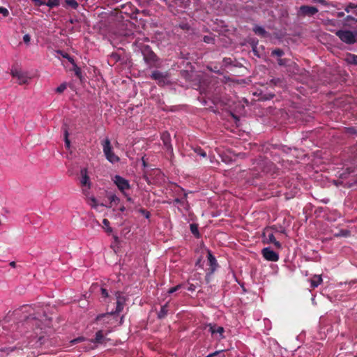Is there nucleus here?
I'll list each match as a JSON object with an SVG mask.
<instances>
[{
	"mask_svg": "<svg viewBox=\"0 0 357 357\" xmlns=\"http://www.w3.org/2000/svg\"><path fill=\"white\" fill-rule=\"evenodd\" d=\"M34 309L31 305H24L21 307L20 309L15 310V314H20V312L24 314L23 317V321L20 322L17 324V326H15L14 328L18 329L20 328H24L26 329L31 328L33 331L37 329H43V326H45L47 327L50 326V319H47L45 318V323L43 324V321L39 319V316H36L35 313H33Z\"/></svg>",
	"mask_w": 357,
	"mask_h": 357,
	"instance_id": "1",
	"label": "nucleus"
},
{
	"mask_svg": "<svg viewBox=\"0 0 357 357\" xmlns=\"http://www.w3.org/2000/svg\"><path fill=\"white\" fill-rule=\"evenodd\" d=\"M142 54L145 63L149 68L159 67V58L149 45H144L142 47Z\"/></svg>",
	"mask_w": 357,
	"mask_h": 357,
	"instance_id": "2",
	"label": "nucleus"
},
{
	"mask_svg": "<svg viewBox=\"0 0 357 357\" xmlns=\"http://www.w3.org/2000/svg\"><path fill=\"white\" fill-rule=\"evenodd\" d=\"M103 153L106 158L112 163H115L119 161V158L115 155L112 151V147L111 145L110 140L106 138L102 142Z\"/></svg>",
	"mask_w": 357,
	"mask_h": 357,
	"instance_id": "3",
	"label": "nucleus"
},
{
	"mask_svg": "<svg viewBox=\"0 0 357 357\" xmlns=\"http://www.w3.org/2000/svg\"><path fill=\"white\" fill-rule=\"evenodd\" d=\"M336 36L343 43L348 45H353L356 43V35L349 30H338L335 33Z\"/></svg>",
	"mask_w": 357,
	"mask_h": 357,
	"instance_id": "4",
	"label": "nucleus"
},
{
	"mask_svg": "<svg viewBox=\"0 0 357 357\" xmlns=\"http://www.w3.org/2000/svg\"><path fill=\"white\" fill-rule=\"evenodd\" d=\"M115 296L116 298V309H115V310H112L111 312H107L106 314L112 315V314H119L123 310V307H124V305H125V303L126 301V297L123 296L122 295V293L119 291L115 292Z\"/></svg>",
	"mask_w": 357,
	"mask_h": 357,
	"instance_id": "5",
	"label": "nucleus"
},
{
	"mask_svg": "<svg viewBox=\"0 0 357 357\" xmlns=\"http://www.w3.org/2000/svg\"><path fill=\"white\" fill-rule=\"evenodd\" d=\"M168 77L167 72H160L158 70H154L151 75V78L158 82L160 86H164L167 83V79Z\"/></svg>",
	"mask_w": 357,
	"mask_h": 357,
	"instance_id": "6",
	"label": "nucleus"
},
{
	"mask_svg": "<svg viewBox=\"0 0 357 357\" xmlns=\"http://www.w3.org/2000/svg\"><path fill=\"white\" fill-rule=\"evenodd\" d=\"M263 257L269 261L276 262L279 260V255L270 248H264L261 250Z\"/></svg>",
	"mask_w": 357,
	"mask_h": 357,
	"instance_id": "7",
	"label": "nucleus"
},
{
	"mask_svg": "<svg viewBox=\"0 0 357 357\" xmlns=\"http://www.w3.org/2000/svg\"><path fill=\"white\" fill-rule=\"evenodd\" d=\"M114 182L121 192H124V190L130 188L129 181L121 176L116 175L114 178Z\"/></svg>",
	"mask_w": 357,
	"mask_h": 357,
	"instance_id": "8",
	"label": "nucleus"
},
{
	"mask_svg": "<svg viewBox=\"0 0 357 357\" xmlns=\"http://www.w3.org/2000/svg\"><path fill=\"white\" fill-rule=\"evenodd\" d=\"M160 139L162 141L167 151H168L170 154H173V146L171 144L170 134L168 132L165 131L161 133Z\"/></svg>",
	"mask_w": 357,
	"mask_h": 357,
	"instance_id": "9",
	"label": "nucleus"
},
{
	"mask_svg": "<svg viewBox=\"0 0 357 357\" xmlns=\"http://www.w3.org/2000/svg\"><path fill=\"white\" fill-rule=\"evenodd\" d=\"M318 13V9L314 6L307 5L301 6L299 8L298 13L303 16H313Z\"/></svg>",
	"mask_w": 357,
	"mask_h": 357,
	"instance_id": "10",
	"label": "nucleus"
},
{
	"mask_svg": "<svg viewBox=\"0 0 357 357\" xmlns=\"http://www.w3.org/2000/svg\"><path fill=\"white\" fill-rule=\"evenodd\" d=\"M11 75L13 77H15L18 80L20 84H24L28 82V76L26 73L20 71L17 69L11 70Z\"/></svg>",
	"mask_w": 357,
	"mask_h": 357,
	"instance_id": "11",
	"label": "nucleus"
},
{
	"mask_svg": "<svg viewBox=\"0 0 357 357\" xmlns=\"http://www.w3.org/2000/svg\"><path fill=\"white\" fill-rule=\"evenodd\" d=\"M207 258H208V266H209V268H208L209 274H213L215 272V271L216 270L217 267L218 266L217 260L210 250H208Z\"/></svg>",
	"mask_w": 357,
	"mask_h": 357,
	"instance_id": "12",
	"label": "nucleus"
},
{
	"mask_svg": "<svg viewBox=\"0 0 357 357\" xmlns=\"http://www.w3.org/2000/svg\"><path fill=\"white\" fill-rule=\"evenodd\" d=\"M80 183L83 186H87L88 189L90 188V178L88 175V170L86 168H83L80 171Z\"/></svg>",
	"mask_w": 357,
	"mask_h": 357,
	"instance_id": "13",
	"label": "nucleus"
},
{
	"mask_svg": "<svg viewBox=\"0 0 357 357\" xmlns=\"http://www.w3.org/2000/svg\"><path fill=\"white\" fill-rule=\"evenodd\" d=\"M22 346H19V343L13 347H0V352H1V357H6L7 356L10 352L14 351L16 349H20Z\"/></svg>",
	"mask_w": 357,
	"mask_h": 357,
	"instance_id": "14",
	"label": "nucleus"
},
{
	"mask_svg": "<svg viewBox=\"0 0 357 357\" xmlns=\"http://www.w3.org/2000/svg\"><path fill=\"white\" fill-rule=\"evenodd\" d=\"M207 327L209 328V331L211 334L219 333L220 337H222V334L225 331L224 328L222 326H218L215 324H209L207 325Z\"/></svg>",
	"mask_w": 357,
	"mask_h": 357,
	"instance_id": "15",
	"label": "nucleus"
},
{
	"mask_svg": "<svg viewBox=\"0 0 357 357\" xmlns=\"http://www.w3.org/2000/svg\"><path fill=\"white\" fill-rule=\"evenodd\" d=\"M263 238L264 243H272L275 240L274 234L272 232H269L268 230L264 231Z\"/></svg>",
	"mask_w": 357,
	"mask_h": 357,
	"instance_id": "16",
	"label": "nucleus"
},
{
	"mask_svg": "<svg viewBox=\"0 0 357 357\" xmlns=\"http://www.w3.org/2000/svg\"><path fill=\"white\" fill-rule=\"evenodd\" d=\"M321 275H314L310 279L311 287L315 289L322 282Z\"/></svg>",
	"mask_w": 357,
	"mask_h": 357,
	"instance_id": "17",
	"label": "nucleus"
},
{
	"mask_svg": "<svg viewBox=\"0 0 357 357\" xmlns=\"http://www.w3.org/2000/svg\"><path fill=\"white\" fill-rule=\"evenodd\" d=\"M167 314L168 303H167L161 307L160 310L158 313V318L160 319H162L167 317Z\"/></svg>",
	"mask_w": 357,
	"mask_h": 357,
	"instance_id": "18",
	"label": "nucleus"
},
{
	"mask_svg": "<svg viewBox=\"0 0 357 357\" xmlns=\"http://www.w3.org/2000/svg\"><path fill=\"white\" fill-rule=\"evenodd\" d=\"M105 337H104L102 331H98L96 333L95 339L92 340L91 342L97 344H102L104 342Z\"/></svg>",
	"mask_w": 357,
	"mask_h": 357,
	"instance_id": "19",
	"label": "nucleus"
},
{
	"mask_svg": "<svg viewBox=\"0 0 357 357\" xmlns=\"http://www.w3.org/2000/svg\"><path fill=\"white\" fill-rule=\"evenodd\" d=\"M63 129L65 146H66V149H69L70 147V142L68 138L69 133H68L67 126L66 124L63 126Z\"/></svg>",
	"mask_w": 357,
	"mask_h": 357,
	"instance_id": "20",
	"label": "nucleus"
},
{
	"mask_svg": "<svg viewBox=\"0 0 357 357\" xmlns=\"http://www.w3.org/2000/svg\"><path fill=\"white\" fill-rule=\"evenodd\" d=\"M253 31L258 36H262V37H264L266 36V35L267 34V32L265 30L264 28H263L262 26H255L254 28H253Z\"/></svg>",
	"mask_w": 357,
	"mask_h": 357,
	"instance_id": "21",
	"label": "nucleus"
},
{
	"mask_svg": "<svg viewBox=\"0 0 357 357\" xmlns=\"http://www.w3.org/2000/svg\"><path fill=\"white\" fill-rule=\"evenodd\" d=\"M71 63L73 64V66L72 70H73L75 72V75L78 78L81 79L82 78V72H81L80 68L77 66L75 61H73V63Z\"/></svg>",
	"mask_w": 357,
	"mask_h": 357,
	"instance_id": "22",
	"label": "nucleus"
},
{
	"mask_svg": "<svg viewBox=\"0 0 357 357\" xmlns=\"http://www.w3.org/2000/svg\"><path fill=\"white\" fill-rule=\"evenodd\" d=\"M65 3L73 9H77L79 6L78 3L75 0H65Z\"/></svg>",
	"mask_w": 357,
	"mask_h": 357,
	"instance_id": "23",
	"label": "nucleus"
},
{
	"mask_svg": "<svg viewBox=\"0 0 357 357\" xmlns=\"http://www.w3.org/2000/svg\"><path fill=\"white\" fill-rule=\"evenodd\" d=\"M45 5L50 7V8H52L59 6V0H48L47 2H45Z\"/></svg>",
	"mask_w": 357,
	"mask_h": 357,
	"instance_id": "24",
	"label": "nucleus"
},
{
	"mask_svg": "<svg viewBox=\"0 0 357 357\" xmlns=\"http://www.w3.org/2000/svg\"><path fill=\"white\" fill-rule=\"evenodd\" d=\"M190 231L192 234L195 236L196 237L199 236V233L198 230V227L196 224H190Z\"/></svg>",
	"mask_w": 357,
	"mask_h": 357,
	"instance_id": "25",
	"label": "nucleus"
},
{
	"mask_svg": "<svg viewBox=\"0 0 357 357\" xmlns=\"http://www.w3.org/2000/svg\"><path fill=\"white\" fill-rule=\"evenodd\" d=\"M109 199L110 201V204L108 206V207H112V204L114 203L115 204H117L119 203L120 199L118 197H116L115 195H112L109 197Z\"/></svg>",
	"mask_w": 357,
	"mask_h": 357,
	"instance_id": "26",
	"label": "nucleus"
},
{
	"mask_svg": "<svg viewBox=\"0 0 357 357\" xmlns=\"http://www.w3.org/2000/svg\"><path fill=\"white\" fill-rule=\"evenodd\" d=\"M284 54V52L282 50L277 48L272 51L271 55L272 56H276L278 57H281Z\"/></svg>",
	"mask_w": 357,
	"mask_h": 357,
	"instance_id": "27",
	"label": "nucleus"
},
{
	"mask_svg": "<svg viewBox=\"0 0 357 357\" xmlns=\"http://www.w3.org/2000/svg\"><path fill=\"white\" fill-rule=\"evenodd\" d=\"M186 198H187V194L185 193L183 199L176 198L174 199V202L179 204L181 206H184L185 204H187Z\"/></svg>",
	"mask_w": 357,
	"mask_h": 357,
	"instance_id": "28",
	"label": "nucleus"
},
{
	"mask_svg": "<svg viewBox=\"0 0 357 357\" xmlns=\"http://www.w3.org/2000/svg\"><path fill=\"white\" fill-rule=\"evenodd\" d=\"M195 152L197 155H199L202 156L203 158H206V151H204L201 147H196L195 149Z\"/></svg>",
	"mask_w": 357,
	"mask_h": 357,
	"instance_id": "29",
	"label": "nucleus"
},
{
	"mask_svg": "<svg viewBox=\"0 0 357 357\" xmlns=\"http://www.w3.org/2000/svg\"><path fill=\"white\" fill-rule=\"evenodd\" d=\"M89 201H90V202H89V204L92 208H95V209H97L98 204V203H97V200H96V199L95 197H91V198L89 199Z\"/></svg>",
	"mask_w": 357,
	"mask_h": 357,
	"instance_id": "30",
	"label": "nucleus"
},
{
	"mask_svg": "<svg viewBox=\"0 0 357 357\" xmlns=\"http://www.w3.org/2000/svg\"><path fill=\"white\" fill-rule=\"evenodd\" d=\"M203 40L206 43H214L215 39L213 37L211 36H205L203 38Z\"/></svg>",
	"mask_w": 357,
	"mask_h": 357,
	"instance_id": "31",
	"label": "nucleus"
},
{
	"mask_svg": "<svg viewBox=\"0 0 357 357\" xmlns=\"http://www.w3.org/2000/svg\"><path fill=\"white\" fill-rule=\"evenodd\" d=\"M67 87V85L66 83H63L61 84H60L56 89V91L59 93H61L62 92H63L66 89Z\"/></svg>",
	"mask_w": 357,
	"mask_h": 357,
	"instance_id": "32",
	"label": "nucleus"
},
{
	"mask_svg": "<svg viewBox=\"0 0 357 357\" xmlns=\"http://www.w3.org/2000/svg\"><path fill=\"white\" fill-rule=\"evenodd\" d=\"M183 286V284H178V285L174 287L170 288L168 290V294H173V293L176 292L178 289H180Z\"/></svg>",
	"mask_w": 357,
	"mask_h": 357,
	"instance_id": "33",
	"label": "nucleus"
},
{
	"mask_svg": "<svg viewBox=\"0 0 357 357\" xmlns=\"http://www.w3.org/2000/svg\"><path fill=\"white\" fill-rule=\"evenodd\" d=\"M349 61L350 63L357 65V55L356 54H349Z\"/></svg>",
	"mask_w": 357,
	"mask_h": 357,
	"instance_id": "34",
	"label": "nucleus"
},
{
	"mask_svg": "<svg viewBox=\"0 0 357 357\" xmlns=\"http://www.w3.org/2000/svg\"><path fill=\"white\" fill-rule=\"evenodd\" d=\"M59 53H60L63 58L67 59L70 63H73L74 59L68 53L63 52L62 51H59Z\"/></svg>",
	"mask_w": 357,
	"mask_h": 357,
	"instance_id": "35",
	"label": "nucleus"
},
{
	"mask_svg": "<svg viewBox=\"0 0 357 357\" xmlns=\"http://www.w3.org/2000/svg\"><path fill=\"white\" fill-rule=\"evenodd\" d=\"M0 14H2L3 17H7L9 15V11L4 7H0Z\"/></svg>",
	"mask_w": 357,
	"mask_h": 357,
	"instance_id": "36",
	"label": "nucleus"
},
{
	"mask_svg": "<svg viewBox=\"0 0 357 357\" xmlns=\"http://www.w3.org/2000/svg\"><path fill=\"white\" fill-rule=\"evenodd\" d=\"M84 338L83 337H79L77 338L72 340L70 342L71 344H75L77 343L84 341Z\"/></svg>",
	"mask_w": 357,
	"mask_h": 357,
	"instance_id": "37",
	"label": "nucleus"
},
{
	"mask_svg": "<svg viewBox=\"0 0 357 357\" xmlns=\"http://www.w3.org/2000/svg\"><path fill=\"white\" fill-rule=\"evenodd\" d=\"M100 291H101V295H102V297H104V298L109 297L108 291L105 288L101 287L100 288Z\"/></svg>",
	"mask_w": 357,
	"mask_h": 357,
	"instance_id": "38",
	"label": "nucleus"
},
{
	"mask_svg": "<svg viewBox=\"0 0 357 357\" xmlns=\"http://www.w3.org/2000/svg\"><path fill=\"white\" fill-rule=\"evenodd\" d=\"M33 1L34 2V4L37 6H40L45 5V0H33Z\"/></svg>",
	"mask_w": 357,
	"mask_h": 357,
	"instance_id": "39",
	"label": "nucleus"
},
{
	"mask_svg": "<svg viewBox=\"0 0 357 357\" xmlns=\"http://www.w3.org/2000/svg\"><path fill=\"white\" fill-rule=\"evenodd\" d=\"M287 59H278V63L280 66H285L287 64Z\"/></svg>",
	"mask_w": 357,
	"mask_h": 357,
	"instance_id": "40",
	"label": "nucleus"
},
{
	"mask_svg": "<svg viewBox=\"0 0 357 357\" xmlns=\"http://www.w3.org/2000/svg\"><path fill=\"white\" fill-rule=\"evenodd\" d=\"M261 162H262V164L261 163H258V169H261L262 172H265L266 169H265V167H264V164H266L267 162L266 161H263V160H261Z\"/></svg>",
	"mask_w": 357,
	"mask_h": 357,
	"instance_id": "41",
	"label": "nucleus"
},
{
	"mask_svg": "<svg viewBox=\"0 0 357 357\" xmlns=\"http://www.w3.org/2000/svg\"><path fill=\"white\" fill-rule=\"evenodd\" d=\"M185 0H172L173 3L179 6H182L184 3Z\"/></svg>",
	"mask_w": 357,
	"mask_h": 357,
	"instance_id": "42",
	"label": "nucleus"
},
{
	"mask_svg": "<svg viewBox=\"0 0 357 357\" xmlns=\"http://www.w3.org/2000/svg\"><path fill=\"white\" fill-rule=\"evenodd\" d=\"M356 8V6L354 4L350 3L345 8V11L349 13L350 10L353 8Z\"/></svg>",
	"mask_w": 357,
	"mask_h": 357,
	"instance_id": "43",
	"label": "nucleus"
},
{
	"mask_svg": "<svg viewBox=\"0 0 357 357\" xmlns=\"http://www.w3.org/2000/svg\"><path fill=\"white\" fill-rule=\"evenodd\" d=\"M30 40H31V37L29 34H25L24 36H23V40L24 43H28L30 42Z\"/></svg>",
	"mask_w": 357,
	"mask_h": 357,
	"instance_id": "44",
	"label": "nucleus"
},
{
	"mask_svg": "<svg viewBox=\"0 0 357 357\" xmlns=\"http://www.w3.org/2000/svg\"><path fill=\"white\" fill-rule=\"evenodd\" d=\"M195 289H196V287L193 284H189L187 287V289L190 291H194L195 290Z\"/></svg>",
	"mask_w": 357,
	"mask_h": 357,
	"instance_id": "45",
	"label": "nucleus"
},
{
	"mask_svg": "<svg viewBox=\"0 0 357 357\" xmlns=\"http://www.w3.org/2000/svg\"><path fill=\"white\" fill-rule=\"evenodd\" d=\"M272 243L274 244V245L275 246L276 248H278V249H281L282 248L281 243L279 241H278L276 239Z\"/></svg>",
	"mask_w": 357,
	"mask_h": 357,
	"instance_id": "46",
	"label": "nucleus"
},
{
	"mask_svg": "<svg viewBox=\"0 0 357 357\" xmlns=\"http://www.w3.org/2000/svg\"><path fill=\"white\" fill-rule=\"evenodd\" d=\"M102 224L104 225V226H105V227H109V221L107 219L104 218V219L102 220Z\"/></svg>",
	"mask_w": 357,
	"mask_h": 357,
	"instance_id": "47",
	"label": "nucleus"
},
{
	"mask_svg": "<svg viewBox=\"0 0 357 357\" xmlns=\"http://www.w3.org/2000/svg\"><path fill=\"white\" fill-rule=\"evenodd\" d=\"M142 213L145 214V217L146 218H149L150 217V213L149 211H146L145 210H142Z\"/></svg>",
	"mask_w": 357,
	"mask_h": 357,
	"instance_id": "48",
	"label": "nucleus"
},
{
	"mask_svg": "<svg viewBox=\"0 0 357 357\" xmlns=\"http://www.w3.org/2000/svg\"><path fill=\"white\" fill-rule=\"evenodd\" d=\"M220 351H215L212 354H208L206 357H213L216 355H218Z\"/></svg>",
	"mask_w": 357,
	"mask_h": 357,
	"instance_id": "49",
	"label": "nucleus"
},
{
	"mask_svg": "<svg viewBox=\"0 0 357 357\" xmlns=\"http://www.w3.org/2000/svg\"><path fill=\"white\" fill-rule=\"evenodd\" d=\"M313 1L319 2V3H320L323 4V5L326 4V2L325 0H313Z\"/></svg>",
	"mask_w": 357,
	"mask_h": 357,
	"instance_id": "50",
	"label": "nucleus"
},
{
	"mask_svg": "<svg viewBox=\"0 0 357 357\" xmlns=\"http://www.w3.org/2000/svg\"><path fill=\"white\" fill-rule=\"evenodd\" d=\"M106 231L107 232H112V229L109 226L107 227H106Z\"/></svg>",
	"mask_w": 357,
	"mask_h": 357,
	"instance_id": "51",
	"label": "nucleus"
},
{
	"mask_svg": "<svg viewBox=\"0 0 357 357\" xmlns=\"http://www.w3.org/2000/svg\"><path fill=\"white\" fill-rule=\"evenodd\" d=\"M13 336L15 337V339H16L18 337V334L17 333H14L13 335H11V338L12 339H14Z\"/></svg>",
	"mask_w": 357,
	"mask_h": 357,
	"instance_id": "52",
	"label": "nucleus"
},
{
	"mask_svg": "<svg viewBox=\"0 0 357 357\" xmlns=\"http://www.w3.org/2000/svg\"><path fill=\"white\" fill-rule=\"evenodd\" d=\"M119 210L121 211V212H123L125 210H126V208L124 206H122L119 208Z\"/></svg>",
	"mask_w": 357,
	"mask_h": 357,
	"instance_id": "53",
	"label": "nucleus"
},
{
	"mask_svg": "<svg viewBox=\"0 0 357 357\" xmlns=\"http://www.w3.org/2000/svg\"><path fill=\"white\" fill-rule=\"evenodd\" d=\"M10 266H11L12 267H15L16 263L15 261H12L10 263Z\"/></svg>",
	"mask_w": 357,
	"mask_h": 357,
	"instance_id": "54",
	"label": "nucleus"
},
{
	"mask_svg": "<svg viewBox=\"0 0 357 357\" xmlns=\"http://www.w3.org/2000/svg\"><path fill=\"white\" fill-rule=\"evenodd\" d=\"M105 314H100V315H98V316L97 317V319H98V320H99L100 318H102V317H105Z\"/></svg>",
	"mask_w": 357,
	"mask_h": 357,
	"instance_id": "55",
	"label": "nucleus"
},
{
	"mask_svg": "<svg viewBox=\"0 0 357 357\" xmlns=\"http://www.w3.org/2000/svg\"><path fill=\"white\" fill-rule=\"evenodd\" d=\"M83 193L84 195H87L88 194V190H85V189H83Z\"/></svg>",
	"mask_w": 357,
	"mask_h": 357,
	"instance_id": "56",
	"label": "nucleus"
},
{
	"mask_svg": "<svg viewBox=\"0 0 357 357\" xmlns=\"http://www.w3.org/2000/svg\"><path fill=\"white\" fill-rule=\"evenodd\" d=\"M114 239H115V241H118V237H117V236H115V237H114Z\"/></svg>",
	"mask_w": 357,
	"mask_h": 357,
	"instance_id": "57",
	"label": "nucleus"
},
{
	"mask_svg": "<svg viewBox=\"0 0 357 357\" xmlns=\"http://www.w3.org/2000/svg\"><path fill=\"white\" fill-rule=\"evenodd\" d=\"M8 342L9 343L13 342V341H10V340H8Z\"/></svg>",
	"mask_w": 357,
	"mask_h": 357,
	"instance_id": "58",
	"label": "nucleus"
},
{
	"mask_svg": "<svg viewBox=\"0 0 357 357\" xmlns=\"http://www.w3.org/2000/svg\"><path fill=\"white\" fill-rule=\"evenodd\" d=\"M30 343H31L30 342H28V344H27V345H26L25 347H28V346H29V344H30Z\"/></svg>",
	"mask_w": 357,
	"mask_h": 357,
	"instance_id": "59",
	"label": "nucleus"
},
{
	"mask_svg": "<svg viewBox=\"0 0 357 357\" xmlns=\"http://www.w3.org/2000/svg\"><path fill=\"white\" fill-rule=\"evenodd\" d=\"M355 35H357V32L356 33V34H355Z\"/></svg>",
	"mask_w": 357,
	"mask_h": 357,
	"instance_id": "60",
	"label": "nucleus"
}]
</instances>
